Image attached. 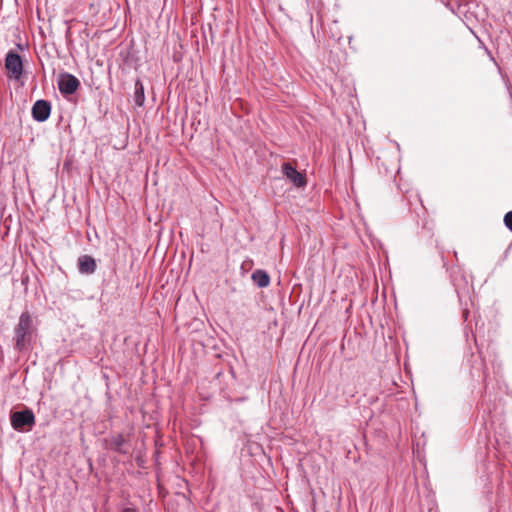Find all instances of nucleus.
Wrapping results in <instances>:
<instances>
[{"label": "nucleus", "instance_id": "nucleus-4", "mask_svg": "<svg viewBox=\"0 0 512 512\" xmlns=\"http://www.w3.org/2000/svg\"><path fill=\"white\" fill-rule=\"evenodd\" d=\"M80 86V81L70 73H62L58 79V89L63 95L74 94Z\"/></svg>", "mask_w": 512, "mask_h": 512}, {"label": "nucleus", "instance_id": "nucleus-5", "mask_svg": "<svg viewBox=\"0 0 512 512\" xmlns=\"http://www.w3.org/2000/svg\"><path fill=\"white\" fill-rule=\"evenodd\" d=\"M282 172L295 187L300 188L306 185L305 176L297 171L290 163L285 162L282 164Z\"/></svg>", "mask_w": 512, "mask_h": 512}, {"label": "nucleus", "instance_id": "nucleus-9", "mask_svg": "<svg viewBox=\"0 0 512 512\" xmlns=\"http://www.w3.org/2000/svg\"><path fill=\"white\" fill-rule=\"evenodd\" d=\"M134 88H135V90H134L133 99H134L135 105L138 107H141L144 105V102H145V93H144V85L140 79H137L135 81Z\"/></svg>", "mask_w": 512, "mask_h": 512}, {"label": "nucleus", "instance_id": "nucleus-8", "mask_svg": "<svg viewBox=\"0 0 512 512\" xmlns=\"http://www.w3.org/2000/svg\"><path fill=\"white\" fill-rule=\"evenodd\" d=\"M77 266L79 273L85 275L93 274L97 268L95 259L90 255H81L78 258Z\"/></svg>", "mask_w": 512, "mask_h": 512}, {"label": "nucleus", "instance_id": "nucleus-1", "mask_svg": "<svg viewBox=\"0 0 512 512\" xmlns=\"http://www.w3.org/2000/svg\"><path fill=\"white\" fill-rule=\"evenodd\" d=\"M36 328L32 316L28 311L21 313L18 324L14 328L15 348L19 351L27 350L32 342Z\"/></svg>", "mask_w": 512, "mask_h": 512}, {"label": "nucleus", "instance_id": "nucleus-12", "mask_svg": "<svg viewBox=\"0 0 512 512\" xmlns=\"http://www.w3.org/2000/svg\"><path fill=\"white\" fill-rule=\"evenodd\" d=\"M120 512H140V511L135 507H124L123 509H121Z\"/></svg>", "mask_w": 512, "mask_h": 512}, {"label": "nucleus", "instance_id": "nucleus-7", "mask_svg": "<svg viewBox=\"0 0 512 512\" xmlns=\"http://www.w3.org/2000/svg\"><path fill=\"white\" fill-rule=\"evenodd\" d=\"M107 446L110 450L121 454H128L127 440L122 434L112 435L106 440Z\"/></svg>", "mask_w": 512, "mask_h": 512}, {"label": "nucleus", "instance_id": "nucleus-2", "mask_svg": "<svg viewBox=\"0 0 512 512\" xmlns=\"http://www.w3.org/2000/svg\"><path fill=\"white\" fill-rule=\"evenodd\" d=\"M10 421L16 431H29L35 425V415L31 409L16 411L11 414Z\"/></svg>", "mask_w": 512, "mask_h": 512}, {"label": "nucleus", "instance_id": "nucleus-11", "mask_svg": "<svg viewBox=\"0 0 512 512\" xmlns=\"http://www.w3.org/2000/svg\"><path fill=\"white\" fill-rule=\"evenodd\" d=\"M505 226L512 232V211L506 213L504 216Z\"/></svg>", "mask_w": 512, "mask_h": 512}, {"label": "nucleus", "instance_id": "nucleus-6", "mask_svg": "<svg viewBox=\"0 0 512 512\" xmlns=\"http://www.w3.org/2000/svg\"><path fill=\"white\" fill-rule=\"evenodd\" d=\"M51 114V104L47 100H37L32 107V117L37 122L46 121Z\"/></svg>", "mask_w": 512, "mask_h": 512}, {"label": "nucleus", "instance_id": "nucleus-10", "mask_svg": "<svg viewBox=\"0 0 512 512\" xmlns=\"http://www.w3.org/2000/svg\"><path fill=\"white\" fill-rule=\"evenodd\" d=\"M252 280L258 285L260 288L267 287L270 283V277L267 272L264 270H256L252 274Z\"/></svg>", "mask_w": 512, "mask_h": 512}, {"label": "nucleus", "instance_id": "nucleus-3", "mask_svg": "<svg viewBox=\"0 0 512 512\" xmlns=\"http://www.w3.org/2000/svg\"><path fill=\"white\" fill-rule=\"evenodd\" d=\"M5 68L7 69L9 76L18 80L23 74V62L21 56L14 52L9 51L5 57Z\"/></svg>", "mask_w": 512, "mask_h": 512}]
</instances>
